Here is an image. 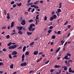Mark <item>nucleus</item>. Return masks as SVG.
Listing matches in <instances>:
<instances>
[{
  "label": "nucleus",
  "mask_w": 74,
  "mask_h": 74,
  "mask_svg": "<svg viewBox=\"0 0 74 74\" xmlns=\"http://www.w3.org/2000/svg\"><path fill=\"white\" fill-rule=\"evenodd\" d=\"M35 26L36 25L34 24H31L30 25V27L28 28L29 32L34 31L35 30V28H32V27H35Z\"/></svg>",
  "instance_id": "nucleus-1"
},
{
  "label": "nucleus",
  "mask_w": 74,
  "mask_h": 74,
  "mask_svg": "<svg viewBox=\"0 0 74 74\" xmlns=\"http://www.w3.org/2000/svg\"><path fill=\"white\" fill-rule=\"evenodd\" d=\"M17 48V45H12L8 47V48L9 49H14L16 48Z\"/></svg>",
  "instance_id": "nucleus-2"
},
{
  "label": "nucleus",
  "mask_w": 74,
  "mask_h": 74,
  "mask_svg": "<svg viewBox=\"0 0 74 74\" xmlns=\"http://www.w3.org/2000/svg\"><path fill=\"white\" fill-rule=\"evenodd\" d=\"M23 28V27L22 26H21L20 27H16V29H18V31H19V30H22Z\"/></svg>",
  "instance_id": "nucleus-3"
},
{
  "label": "nucleus",
  "mask_w": 74,
  "mask_h": 74,
  "mask_svg": "<svg viewBox=\"0 0 74 74\" xmlns=\"http://www.w3.org/2000/svg\"><path fill=\"white\" fill-rule=\"evenodd\" d=\"M18 53L15 51H13L11 55H16Z\"/></svg>",
  "instance_id": "nucleus-4"
},
{
  "label": "nucleus",
  "mask_w": 74,
  "mask_h": 74,
  "mask_svg": "<svg viewBox=\"0 0 74 74\" xmlns=\"http://www.w3.org/2000/svg\"><path fill=\"white\" fill-rule=\"evenodd\" d=\"M27 65V63L26 62H24L23 63H22L21 64V66H26Z\"/></svg>",
  "instance_id": "nucleus-5"
},
{
  "label": "nucleus",
  "mask_w": 74,
  "mask_h": 74,
  "mask_svg": "<svg viewBox=\"0 0 74 74\" xmlns=\"http://www.w3.org/2000/svg\"><path fill=\"white\" fill-rule=\"evenodd\" d=\"M26 22L25 19H23L21 23L22 25H25Z\"/></svg>",
  "instance_id": "nucleus-6"
},
{
  "label": "nucleus",
  "mask_w": 74,
  "mask_h": 74,
  "mask_svg": "<svg viewBox=\"0 0 74 74\" xmlns=\"http://www.w3.org/2000/svg\"><path fill=\"white\" fill-rule=\"evenodd\" d=\"M38 51H35L34 52V55H37L38 54Z\"/></svg>",
  "instance_id": "nucleus-7"
},
{
  "label": "nucleus",
  "mask_w": 74,
  "mask_h": 74,
  "mask_svg": "<svg viewBox=\"0 0 74 74\" xmlns=\"http://www.w3.org/2000/svg\"><path fill=\"white\" fill-rule=\"evenodd\" d=\"M14 22L13 21L11 23V27H13L14 26Z\"/></svg>",
  "instance_id": "nucleus-8"
},
{
  "label": "nucleus",
  "mask_w": 74,
  "mask_h": 74,
  "mask_svg": "<svg viewBox=\"0 0 74 74\" xmlns=\"http://www.w3.org/2000/svg\"><path fill=\"white\" fill-rule=\"evenodd\" d=\"M26 47L25 46L23 47V52H25V51L26 50Z\"/></svg>",
  "instance_id": "nucleus-9"
},
{
  "label": "nucleus",
  "mask_w": 74,
  "mask_h": 74,
  "mask_svg": "<svg viewBox=\"0 0 74 74\" xmlns=\"http://www.w3.org/2000/svg\"><path fill=\"white\" fill-rule=\"evenodd\" d=\"M54 67L58 68H60L61 67V66H60L59 65H56L54 66Z\"/></svg>",
  "instance_id": "nucleus-10"
},
{
  "label": "nucleus",
  "mask_w": 74,
  "mask_h": 74,
  "mask_svg": "<svg viewBox=\"0 0 74 74\" xmlns=\"http://www.w3.org/2000/svg\"><path fill=\"white\" fill-rule=\"evenodd\" d=\"M27 33L28 36H30V35H31L32 34V32H27Z\"/></svg>",
  "instance_id": "nucleus-11"
},
{
  "label": "nucleus",
  "mask_w": 74,
  "mask_h": 74,
  "mask_svg": "<svg viewBox=\"0 0 74 74\" xmlns=\"http://www.w3.org/2000/svg\"><path fill=\"white\" fill-rule=\"evenodd\" d=\"M53 19H55L56 18H57V16L56 15H53Z\"/></svg>",
  "instance_id": "nucleus-12"
},
{
  "label": "nucleus",
  "mask_w": 74,
  "mask_h": 74,
  "mask_svg": "<svg viewBox=\"0 0 74 74\" xmlns=\"http://www.w3.org/2000/svg\"><path fill=\"white\" fill-rule=\"evenodd\" d=\"M7 18L8 19H9L10 18V16L9 14V13H7Z\"/></svg>",
  "instance_id": "nucleus-13"
},
{
  "label": "nucleus",
  "mask_w": 74,
  "mask_h": 74,
  "mask_svg": "<svg viewBox=\"0 0 74 74\" xmlns=\"http://www.w3.org/2000/svg\"><path fill=\"white\" fill-rule=\"evenodd\" d=\"M64 59H65L68 60L69 59V58H68V56L65 55V56L64 57Z\"/></svg>",
  "instance_id": "nucleus-14"
},
{
  "label": "nucleus",
  "mask_w": 74,
  "mask_h": 74,
  "mask_svg": "<svg viewBox=\"0 0 74 74\" xmlns=\"http://www.w3.org/2000/svg\"><path fill=\"white\" fill-rule=\"evenodd\" d=\"M39 3V1H36L34 3V4L35 5H37Z\"/></svg>",
  "instance_id": "nucleus-15"
},
{
  "label": "nucleus",
  "mask_w": 74,
  "mask_h": 74,
  "mask_svg": "<svg viewBox=\"0 0 74 74\" xmlns=\"http://www.w3.org/2000/svg\"><path fill=\"white\" fill-rule=\"evenodd\" d=\"M13 64H12L10 66V68L11 69H13Z\"/></svg>",
  "instance_id": "nucleus-16"
},
{
  "label": "nucleus",
  "mask_w": 74,
  "mask_h": 74,
  "mask_svg": "<svg viewBox=\"0 0 74 74\" xmlns=\"http://www.w3.org/2000/svg\"><path fill=\"white\" fill-rule=\"evenodd\" d=\"M18 6H20L22 5V3H17L16 4Z\"/></svg>",
  "instance_id": "nucleus-17"
},
{
  "label": "nucleus",
  "mask_w": 74,
  "mask_h": 74,
  "mask_svg": "<svg viewBox=\"0 0 74 74\" xmlns=\"http://www.w3.org/2000/svg\"><path fill=\"white\" fill-rule=\"evenodd\" d=\"M63 68H64V70L67 71V66H64L63 67Z\"/></svg>",
  "instance_id": "nucleus-18"
},
{
  "label": "nucleus",
  "mask_w": 74,
  "mask_h": 74,
  "mask_svg": "<svg viewBox=\"0 0 74 74\" xmlns=\"http://www.w3.org/2000/svg\"><path fill=\"white\" fill-rule=\"evenodd\" d=\"M72 71V70H71V68H69V73H71V72Z\"/></svg>",
  "instance_id": "nucleus-19"
},
{
  "label": "nucleus",
  "mask_w": 74,
  "mask_h": 74,
  "mask_svg": "<svg viewBox=\"0 0 74 74\" xmlns=\"http://www.w3.org/2000/svg\"><path fill=\"white\" fill-rule=\"evenodd\" d=\"M18 34H22L23 33V32H22V31H19L18 32Z\"/></svg>",
  "instance_id": "nucleus-20"
},
{
  "label": "nucleus",
  "mask_w": 74,
  "mask_h": 74,
  "mask_svg": "<svg viewBox=\"0 0 74 74\" xmlns=\"http://www.w3.org/2000/svg\"><path fill=\"white\" fill-rule=\"evenodd\" d=\"M39 15V14H38L36 16V19H38V20L39 19V18L38 17V16Z\"/></svg>",
  "instance_id": "nucleus-21"
},
{
  "label": "nucleus",
  "mask_w": 74,
  "mask_h": 74,
  "mask_svg": "<svg viewBox=\"0 0 74 74\" xmlns=\"http://www.w3.org/2000/svg\"><path fill=\"white\" fill-rule=\"evenodd\" d=\"M42 59V58H40L37 61V62L38 63L40 61H41Z\"/></svg>",
  "instance_id": "nucleus-22"
},
{
  "label": "nucleus",
  "mask_w": 74,
  "mask_h": 74,
  "mask_svg": "<svg viewBox=\"0 0 74 74\" xmlns=\"http://www.w3.org/2000/svg\"><path fill=\"white\" fill-rule=\"evenodd\" d=\"M60 48H58V49L56 51V53H58L59 51V50H60Z\"/></svg>",
  "instance_id": "nucleus-23"
},
{
  "label": "nucleus",
  "mask_w": 74,
  "mask_h": 74,
  "mask_svg": "<svg viewBox=\"0 0 74 74\" xmlns=\"http://www.w3.org/2000/svg\"><path fill=\"white\" fill-rule=\"evenodd\" d=\"M34 42H32L30 43V44H29V45L30 46H32L33 44H34Z\"/></svg>",
  "instance_id": "nucleus-24"
},
{
  "label": "nucleus",
  "mask_w": 74,
  "mask_h": 74,
  "mask_svg": "<svg viewBox=\"0 0 74 74\" xmlns=\"http://www.w3.org/2000/svg\"><path fill=\"white\" fill-rule=\"evenodd\" d=\"M62 3H60L59 4V8H61L62 7Z\"/></svg>",
  "instance_id": "nucleus-25"
},
{
  "label": "nucleus",
  "mask_w": 74,
  "mask_h": 74,
  "mask_svg": "<svg viewBox=\"0 0 74 74\" xmlns=\"http://www.w3.org/2000/svg\"><path fill=\"white\" fill-rule=\"evenodd\" d=\"M9 57L10 59H12V55L11 54H9Z\"/></svg>",
  "instance_id": "nucleus-26"
},
{
  "label": "nucleus",
  "mask_w": 74,
  "mask_h": 74,
  "mask_svg": "<svg viewBox=\"0 0 74 74\" xmlns=\"http://www.w3.org/2000/svg\"><path fill=\"white\" fill-rule=\"evenodd\" d=\"M52 31V30L49 29L48 31V33L49 34H50Z\"/></svg>",
  "instance_id": "nucleus-27"
},
{
  "label": "nucleus",
  "mask_w": 74,
  "mask_h": 74,
  "mask_svg": "<svg viewBox=\"0 0 74 74\" xmlns=\"http://www.w3.org/2000/svg\"><path fill=\"white\" fill-rule=\"evenodd\" d=\"M34 8L36 9H38L39 8L38 7L37 5H35V6H34Z\"/></svg>",
  "instance_id": "nucleus-28"
},
{
  "label": "nucleus",
  "mask_w": 74,
  "mask_h": 74,
  "mask_svg": "<svg viewBox=\"0 0 74 74\" xmlns=\"http://www.w3.org/2000/svg\"><path fill=\"white\" fill-rule=\"evenodd\" d=\"M4 13L5 15H6L7 14V11L5 10H4Z\"/></svg>",
  "instance_id": "nucleus-29"
},
{
  "label": "nucleus",
  "mask_w": 74,
  "mask_h": 74,
  "mask_svg": "<svg viewBox=\"0 0 74 74\" xmlns=\"http://www.w3.org/2000/svg\"><path fill=\"white\" fill-rule=\"evenodd\" d=\"M53 19H54L53 17V16H51L50 17V21H52L53 20Z\"/></svg>",
  "instance_id": "nucleus-30"
},
{
  "label": "nucleus",
  "mask_w": 74,
  "mask_h": 74,
  "mask_svg": "<svg viewBox=\"0 0 74 74\" xmlns=\"http://www.w3.org/2000/svg\"><path fill=\"white\" fill-rule=\"evenodd\" d=\"M51 38L52 39H55L56 38V37L55 35H53L52 36Z\"/></svg>",
  "instance_id": "nucleus-31"
},
{
  "label": "nucleus",
  "mask_w": 74,
  "mask_h": 74,
  "mask_svg": "<svg viewBox=\"0 0 74 74\" xmlns=\"http://www.w3.org/2000/svg\"><path fill=\"white\" fill-rule=\"evenodd\" d=\"M6 38L7 39H8V38H9L10 37V36L9 35H8L6 37Z\"/></svg>",
  "instance_id": "nucleus-32"
},
{
  "label": "nucleus",
  "mask_w": 74,
  "mask_h": 74,
  "mask_svg": "<svg viewBox=\"0 0 74 74\" xmlns=\"http://www.w3.org/2000/svg\"><path fill=\"white\" fill-rule=\"evenodd\" d=\"M29 52L28 51H26V56H28L29 54Z\"/></svg>",
  "instance_id": "nucleus-33"
},
{
  "label": "nucleus",
  "mask_w": 74,
  "mask_h": 74,
  "mask_svg": "<svg viewBox=\"0 0 74 74\" xmlns=\"http://www.w3.org/2000/svg\"><path fill=\"white\" fill-rule=\"evenodd\" d=\"M53 28V26H51L49 27V29H52Z\"/></svg>",
  "instance_id": "nucleus-34"
},
{
  "label": "nucleus",
  "mask_w": 74,
  "mask_h": 74,
  "mask_svg": "<svg viewBox=\"0 0 74 74\" xmlns=\"http://www.w3.org/2000/svg\"><path fill=\"white\" fill-rule=\"evenodd\" d=\"M66 55L69 56H71V54H70V53H67Z\"/></svg>",
  "instance_id": "nucleus-35"
},
{
  "label": "nucleus",
  "mask_w": 74,
  "mask_h": 74,
  "mask_svg": "<svg viewBox=\"0 0 74 74\" xmlns=\"http://www.w3.org/2000/svg\"><path fill=\"white\" fill-rule=\"evenodd\" d=\"M63 40H62L61 41V43L62 44V45H63V44H64V42H63Z\"/></svg>",
  "instance_id": "nucleus-36"
},
{
  "label": "nucleus",
  "mask_w": 74,
  "mask_h": 74,
  "mask_svg": "<svg viewBox=\"0 0 74 74\" xmlns=\"http://www.w3.org/2000/svg\"><path fill=\"white\" fill-rule=\"evenodd\" d=\"M60 32H61L60 31H58L57 32V34H61L60 33Z\"/></svg>",
  "instance_id": "nucleus-37"
},
{
  "label": "nucleus",
  "mask_w": 74,
  "mask_h": 74,
  "mask_svg": "<svg viewBox=\"0 0 74 74\" xmlns=\"http://www.w3.org/2000/svg\"><path fill=\"white\" fill-rule=\"evenodd\" d=\"M43 53V52H40L38 53L39 55H41Z\"/></svg>",
  "instance_id": "nucleus-38"
},
{
  "label": "nucleus",
  "mask_w": 74,
  "mask_h": 74,
  "mask_svg": "<svg viewBox=\"0 0 74 74\" xmlns=\"http://www.w3.org/2000/svg\"><path fill=\"white\" fill-rule=\"evenodd\" d=\"M11 45H12V43H9L8 44H7V45L8 46H10Z\"/></svg>",
  "instance_id": "nucleus-39"
},
{
  "label": "nucleus",
  "mask_w": 74,
  "mask_h": 74,
  "mask_svg": "<svg viewBox=\"0 0 74 74\" xmlns=\"http://www.w3.org/2000/svg\"><path fill=\"white\" fill-rule=\"evenodd\" d=\"M25 58V56L24 54H23L22 56V58Z\"/></svg>",
  "instance_id": "nucleus-40"
},
{
  "label": "nucleus",
  "mask_w": 74,
  "mask_h": 74,
  "mask_svg": "<svg viewBox=\"0 0 74 74\" xmlns=\"http://www.w3.org/2000/svg\"><path fill=\"white\" fill-rule=\"evenodd\" d=\"M67 23H68V21H66L65 23L64 24V25H66L67 24Z\"/></svg>",
  "instance_id": "nucleus-41"
},
{
  "label": "nucleus",
  "mask_w": 74,
  "mask_h": 74,
  "mask_svg": "<svg viewBox=\"0 0 74 74\" xmlns=\"http://www.w3.org/2000/svg\"><path fill=\"white\" fill-rule=\"evenodd\" d=\"M14 3H15V2H14V1H12V2L11 3V4H12H12H14Z\"/></svg>",
  "instance_id": "nucleus-42"
},
{
  "label": "nucleus",
  "mask_w": 74,
  "mask_h": 74,
  "mask_svg": "<svg viewBox=\"0 0 74 74\" xmlns=\"http://www.w3.org/2000/svg\"><path fill=\"white\" fill-rule=\"evenodd\" d=\"M1 65H3V62H0V66H1Z\"/></svg>",
  "instance_id": "nucleus-43"
},
{
  "label": "nucleus",
  "mask_w": 74,
  "mask_h": 74,
  "mask_svg": "<svg viewBox=\"0 0 74 74\" xmlns=\"http://www.w3.org/2000/svg\"><path fill=\"white\" fill-rule=\"evenodd\" d=\"M57 10L59 12H61L62 11L60 9H58Z\"/></svg>",
  "instance_id": "nucleus-44"
},
{
  "label": "nucleus",
  "mask_w": 74,
  "mask_h": 74,
  "mask_svg": "<svg viewBox=\"0 0 74 74\" xmlns=\"http://www.w3.org/2000/svg\"><path fill=\"white\" fill-rule=\"evenodd\" d=\"M34 21L33 20L31 19V20L29 21V22H32V21Z\"/></svg>",
  "instance_id": "nucleus-45"
},
{
  "label": "nucleus",
  "mask_w": 74,
  "mask_h": 74,
  "mask_svg": "<svg viewBox=\"0 0 74 74\" xmlns=\"http://www.w3.org/2000/svg\"><path fill=\"white\" fill-rule=\"evenodd\" d=\"M47 16H45V18H44L45 20H47Z\"/></svg>",
  "instance_id": "nucleus-46"
},
{
  "label": "nucleus",
  "mask_w": 74,
  "mask_h": 74,
  "mask_svg": "<svg viewBox=\"0 0 74 74\" xmlns=\"http://www.w3.org/2000/svg\"><path fill=\"white\" fill-rule=\"evenodd\" d=\"M16 5L15 4H14L13 5V8H15V7H16Z\"/></svg>",
  "instance_id": "nucleus-47"
},
{
  "label": "nucleus",
  "mask_w": 74,
  "mask_h": 74,
  "mask_svg": "<svg viewBox=\"0 0 74 74\" xmlns=\"http://www.w3.org/2000/svg\"><path fill=\"white\" fill-rule=\"evenodd\" d=\"M71 26L70 25H68V26L67 27V28H69V29H70V28Z\"/></svg>",
  "instance_id": "nucleus-48"
},
{
  "label": "nucleus",
  "mask_w": 74,
  "mask_h": 74,
  "mask_svg": "<svg viewBox=\"0 0 74 74\" xmlns=\"http://www.w3.org/2000/svg\"><path fill=\"white\" fill-rule=\"evenodd\" d=\"M6 51L7 50H6L5 48H4L3 49V51Z\"/></svg>",
  "instance_id": "nucleus-49"
},
{
  "label": "nucleus",
  "mask_w": 74,
  "mask_h": 74,
  "mask_svg": "<svg viewBox=\"0 0 74 74\" xmlns=\"http://www.w3.org/2000/svg\"><path fill=\"white\" fill-rule=\"evenodd\" d=\"M35 9L34 8H33V9L32 11V12L33 13L34 11H35Z\"/></svg>",
  "instance_id": "nucleus-50"
},
{
  "label": "nucleus",
  "mask_w": 74,
  "mask_h": 74,
  "mask_svg": "<svg viewBox=\"0 0 74 74\" xmlns=\"http://www.w3.org/2000/svg\"><path fill=\"white\" fill-rule=\"evenodd\" d=\"M52 24H53L51 22V23H50L49 25L48 24V25H48V26H51V25H52Z\"/></svg>",
  "instance_id": "nucleus-51"
},
{
  "label": "nucleus",
  "mask_w": 74,
  "mask_h": 74,
  "mask_svg": "<svg viewBox=\"0 0 74 74\" xmlns=\"http://www.w3.org/2000/svg\"><path fill=\"white\" fill-rule=\"evenodd\" d=\"M2 29H6V27H2Z\"/></svg>",
  "instance_id": "nucleus-52"
},
{
  "label": "nucleus",
  "mask_w": 74,
  "mask_h": 74,
  "mask_svg": "<svg viewBox=\"0 0 74 74\" xmlns=\"http://www.w3.org/2000/svg\"><path fill=\"white\" fill-rule=\"evenodd\" d=\"M53 69H51L50 70V71L51 73H52L53 72Z\"/></svg>",
  "instance_id": "nucleus-53"
},
{
  "label": "nucleus",
  "mask_w": 74,
  "mask_h": 74,
  "mask_svg": "<svg viewBox=\"0 0 74 74\" xmlns=\"http://www.w3.org/2000/svg\"><path fill=\"white\" fill-rule=\"evenodd\" d=\"M51 14L52 15H53V14H55V12H54V11L52 12Z\"/></svg>",
  "instance_id": "nucleus-54"
},
{
  "label": "nucleus",
  "mask_w": 74,
  "mask_h": 74,
  "mask_svg": "<svg viewBox=\"0 0 74 74\" xmlns=\"http://www.w3.org/2000/svg\"><path fill=\"white\" fill-rule=\"evenodd\" d=\"M16 32L12 33L11 34V35H14V34H16Z\"/></svg>",
  "instance_id": "nucleus-55"
},
{
  "label": "nucleus",
  "mask_w": 74,
  "mask_h": 74,
  "mask_svg": "<svg viewBox=\"0 0 74 74\" xmlns=\"http://www.w3.org/2000/svg\"><path fill=\"white\" fill-rule=\"evenodd\" d=\"M31 9H32V8L31 7L29 8L28 10H27L29 12L30 10Z\"/></svg>",
  "instance_id": "nucleus-56"
},
{
  "label": "nucleus",
  "mask_w": 74,
  "mask_h": 74,
  "mask_svg": "<svg viewBox=\"0 0 74 74\" xmlns=\"http://www.w3.org/2000/svg\"><path fill=\"white\" fill-rule=\"evenodd\" d=\"M13 57L14 58L17 57V55H15L13 56Z\"/></svg>",
  "instance_id": "nucleus-57"
},
{
  "label": "nucleus",
  "mask_w": 74,
  "mask_h": 74,
  "mask_svg": "<svg viewBox=\"0 0 74 74\" xmlns=\"http://www.w3.org/2000/svg\"><path fill=\"white\" fill-rule=\"evenodd\" d=\"M33 72H34V71H32H32H29V73L30 74H31V73H33Z\"/></svg>",
  "instance_id": "nucleus-58"
},
{
  "label": "nucleus",
  "mask_w": 74,
  "mask_h": 74,
  "mask_svg": "<svg viewBox=\"0 0 74 74\" xmlns=\"http://www.w3.org/2000/svg\"><path fill=\"white\" fill-rule=\"evenodd\" d=\"M67 42H66L64 44V46H66V45H67Z\"/></svg>",
  "instance_id": "nucleus-59"
},
{
  "label": "nucleus",
  "mask_w": 74,
  "mask_h": 74,
  "mask_svg": "<svg viewBox=\"0 0 74 74\" xmlns=\"http://www.w3.org/2000/svg\"><path fill=\"white\" fill-rule=\"evenodd\" d=\"M33 4V3H29V4H28V6H29L30 5H32Z\"/></svg>",
  "instance_id": "nucleus-60"
},
{
  "label": "nucleus",
  "mask_w": 74,
  "mask_h": 74,
  "mask_svg": "<svg viewBox=\"0 0 74 74\" xmlns=\"http://www.w3.org/2000/svg\"><path fill=\"white\" fill-rule=\"evenodd\" d=\"M70 36V33H69L67 36L68 37H69Z\"/></svg>",
  "instance_id": "nucleus-61"
},
{
  "label": "nucleus",
  "mask_w": 74,
  "mask_h": 74,
  "mask_svg": "<svg viewBox=\"0 0 74 74\" xmlns=\"http://www.w3.org/2000/svg\"><path fill=\"white\" fill-rule=\"evenodd\" d=\"M40 3H42V4H43V1H40Z\"/></svg>",
  "instance_id": "nucleus-62"
},
{
  "label": "nucleus",
  "mask_w": 74,
  "mask_h": 74,
  "mask_svg": "<svg viewBox=\"0 0 74 74\" xmlns=\"http://www.w3.org/2000/svg\"><path fill=\"white\" fill-rule=\"evenodd\" d=\"M66 66H67L68 67H69V66H70V64H66Z\"/></svg>",
  "instance_id": "nucleus-63"
},
{
  "label": "nucleus",
  "mask_w": 74,
  "mask_h": 74,
  "mask_svg": "<svg viewBox=\"0 0 74 74\" xmlns=\"http://www.w3.org/2000/svg\"><path fill=\"white\" fill-rule=\"evenodd\" d=\"M28 14V13L27 12H26L25 13V14L26 15H27Z\"/></svg>",
  "instance_id": "nucleus-64"
}]
</instances>
